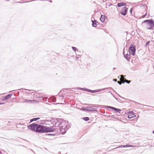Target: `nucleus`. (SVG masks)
I'll use <instances>...</instances> for the list:
<instances>
[{
    "mask_svg": "<svg viewBox=\"0 0 154 154\" xmlns=\"http://www.w3.org/2000/svg\"><path fill=\"white\" fill-rule=\"evenodd\" d=\"M51 123H53V126L58 127L59 125L60 126V130L62 134H65L66 130H67V127L66 124L68 122L65 121L64 120L59 118L56 119H52L50 120Z\"/></svg>",
    "mask_w": 154,
    "mask_h": 154,
    "instance_id": "1",
    "label": "nucleus"
},
{
    "mask_svg": "<svg viewBox=\"0 0 154 154\" xmlns=\"http://www.w3.org/2000/svg\"><path fill=\"white\" fill-rule=\"evenodd\" d=\"M142 24L146 29H153L154 27V22L152 19H148L144 20L142 23Z\"/></svg>",
    "mask_w": 154,
    "mask_h": 154,
    "instance_id": "2",
    "label": "nucleus"
},
{
    "mask_svg": "<svg viewBox=\"0 0 154 154\" xmlns=\"http://www.w3.org/2000/svg\"><path fill=\"white\" fill-rule=\"evenodd\" d=\"M45 126L38 124L35 132L38 133H45Z\"/></svg>",
    "mask_w": 154,
    "mask_h": 154,
    "instance_id": "3",
    "label": "nucleus"
},
{
    "mask_svg": "<svg viewBox=\"0 0 154 154\" xmlns=\"http://www.w3.org/2000/svg\"><path fill=\"white\" fill-rule=\"evenodd\" d=\"M136 46L133 44H131L129 48L128 51L130 54H131L133 56H134L136 52Z\"/></svg>",
    "mask_w": 154,
    "mask_h": 154,
    "instance_id": "4",
    "label": "nucleus"
},
{
    "mask_svg": "<svg viewBox=\"0 0 154 154\" xmlns=\"http://www.w3.org/2000/svg\"><path fill=\"white\" fill-rule=\"evenodd\" d=\"M37 125L38 124L33 123L29 125L28 126V128L30 130L35 131V130L36 129Z\"/></svg>",
    "mask_w": 154,
    "mask_h": 154,
    "instance_id": "5",
    "label": "nucleus"
},
{
    "mask_svg": "<svg viewBox=\"0 0 154 154\" xmlns=\"http://www.w3.org/2000/svg\"><path fill=\"white\" fill-rule=\"evenodd\" d=\"M54 126H51L50 127L45 126V133H48L49 132H53L55 130V128H54Z\"/></svg>",
    "mask_w": 154,
    "mask_h": 154,
    "instance_id": "6",
    "label": "nucleus"
},
{
    "mask_svg": "<svg viewBox=\"0 0 154 154\" xmlns=\"http://www.w3.org/2000/svg\"><path fill=\"white\" fill-rule=\"evenodd\" d=\"M128 9V8L126 7L123 8L120 11V13L123 16L127 14Z\"/></svg>",
    "mask_w": 154,
    "mask_h": 154,
    "instance_id": "7",
    "label": "nucleus"
},
{
    "mask_svg": "<svg viewBox=\"0 0 154 154\" xmlns=\"http://www.w3.org/2000/svg\"><path fill=\"white\" fill-rule=\"evenodd\" d=\"M125 48L123 49V55L124 56V57L128 61H130L131 59L130 54H128V53L125 54Z\"/></svg>",
    "mask_w": 154,
    "mask_h": 154,
    "instance_id": "8",
    "label": "nucleus"
},
{
    "mask_svg": "<svg viewBox=\"0 0 154 154\" xmlns=\"http://www.w3.org/2000/svg\"><path fill=\"white\" fill-rule=\"evenodd\" d=\"M135 146H133L131 145H123L119 146L117 147H116V148L117 149L119 148H125L127 147H134Z\"/></svg>",
    "mask_w": 154,
    "mask_h": 154,
    "instance_id": "9",
    "label": "nucleus"
},
{
    "mask_svg": "<svg viewBox=\"0 0 154 154\" xmlns=\"http://www.w3.org/2000/svg\"><path fill=\"white\" fill-rule=\"evenodd\" d=\"M94 106H90L88 107V112H94L97 111V110L96 109V108H94Z\"/></svg>",
    "mask_w": 154,
    "mask_h": 154,
    "instance_id": "10",
    "label": "nucleus"
},
{
    "mask_svg": "<svg viewBox=\"0 0 154 154\" xmlns=\"http://www.w3.org/2000/svg\"><path fill=\"white\" fill-rule=\"evenodd\" d=\"M12 95L11 94H10L4 96L2 99V100H6L9 99L10 98H11Z\"/></svg>",
    "mask_w": 154,
    "mask_h": 154,
    "instance_id": "11",
    "label": "nucleus"
},
{
    "mask_svg": "<svg viewBox=\"0 0 154 154\" xmlns=\"http://www.w3.org/2000/svg\"><path fill=\"white\" fill-rule=\"evenodd\" d=\"M91 21L92 22V26L94 27H96L97 26V20H91Z\"/></svg>",
    "mask_w": 154,
    "mask_h": 154,
    "instance_id": "12",
    "label": "nucleus"
},
{
    "mask_svg": "<svg viewBox=\"0 0 154 154\" xmlns=\"http://www.w3.org/2000/svg\"><path fill=\"white\" fill-rule=\"evenodd\" d=\"M126 5V3L124 2H121L118 3L117 4V6L118 7H121L122 6H125Z\"/></svg>",
    "mask_w": 154,
    "mask_h": 154,
    "instance_id": "13",
    "label": "nucleus"
},
{
    "mask_svg": "<svg viewBox=\"0 0 154 154\" xmlns=\"http://www.w3.org/2000/svg\"><path fill=\"white\" fill-rule=\"evenodd\" d=\"M105 16L103 15H101L100 18V20L102 22H103L105 20Z\"/></svg>",
    "mask_w": 154,
    "mask_h": 154,
    "instance_id": "14",
    "label": "nucleus"
},
{
    "mask_svg": "<svg viewBox=\"0 0 154 154\" xmlns=\"http://www.w3.org/2000/svg\"><path fill=\"white\" fill-rule=\"evenodd\" d=\"M105 108H110L111 109H113V110H114L115 112L116 111V109H117L115 107L109 106H106V107Z\"/></svg>",
    "mask_w": 154,
    "mask_h": 154,
    "instance_id": "15",
    "label": "nucleus"
},
{
    "mask_svg": "<svg viewBox=\"0 0 154 154\" xmlns=\"http://www.w3.org/2000/svg\"><path fill=\"white\" fill-rule=\"evenodd\" d=\"M131 114H132V115H130V114H129L128 116V119H131L133 117H135V115L133 114V113H131Z\"/></svg>",
    "mask_w": 154,
    "mask_h": 154,
    "instance_id": "16",
    "label": "nucleus"
},
{
    "mask_svg": "<svg viewBox=\"0 0 154 154\" xmlns=\"http://www.w3.org/2000/svg\"><path fill=\"white\" fill-rule=\"evenodd\" d=\"M40 119V118L38 117L34 118L30 120V122H32L34 121H36L39 119Z\"/></svg>",
    "mask_w": 154,
    "mask_h": 154,
    "instance_id": "17",
    "label": "nucleus"
},
{
    "mask_svg": "<svg viewBox=\"0 0 154 154\" xmlns=\"http://www.w3.org/2000/svg\"><path fill=\"white\" fill-rule=\"evenodd\" d=\"M33 101L32 100H28L27 99H24L23 100V102H26L27 103H32Z\"/></svg>",
    "mask_w": 154,
    "mask_h": 154,
    "instance_id": "18",
    "label": "nucleus"
},
{
    "mask_svg": "<svg viewBox=\"0 0 154 154\" xmlns=\"http://www.w3.org/2000/svg\"><path fill=\"white\" fill-rule=\"evenodd\" d=\"M81 110H82L83 111H87L88 112V107H86V108H85L84 107H82L81 108Z\"/></svg>",
    "mask_w": 154,
    "mask_h": 154,
    "instance_id": "19",
    "label": "nucleus"
},
{
    "mask_svg": "<svg viewBox=\"0 0 154 154\" xmlns=\"http://www.w3.org/2000/svg\"><path fill=\"white\" fill-rule=\"evenodd\" d=\"M82 119L85 121H88L89 119V118L88 117H85L83 118Z\"/></svg>",
    "mask_w": 154,
    "mask_h": 154,
    "instance_id": "20",
    "label": "nucleus"
},
{
    "mask_svg": "<svg viewBox=\"0 0 154 154\" xmlns=\"http://www.w3.org/2000/svg\"><path fill=\"white\" fill-rule=\"evenodd\" d=\"M108 88H102L101 89H99L98 90H96V91H97V92L100 91H101L106 90Z\"/></svg>",
    "mask_w": 154,
    "mask_h": 154,
    "instance_id": "21",
    "label": "nucleus"
},
{
    "mask_svg": "<svg viewBox=\"0 0 154 154\" xmlns=\"http://www.w3.org/2000/svg\"><path fill=\"white\" fill-rule=\"evenodd\" d=\"M150 42V41H148L145 45V47H147L149 45Z\"/></svg>",
    "mask_w": 154,
    "mask_h": 154,
    "instance_id": "22",
    "label": "nucleus"
},
{
    "mask_svg": "<svg viewBox=\"0 0 154 154\" xmlns=\"http://www.w3.org/2000/svg\"><path fill=\"white\" fill-rule=\"evenodd\" d=\"M72 50L75 51L76 50H78V49H77V48H76V47H72Z\"/></svg>",
    "mask_w": 154,
    "mask_h": 154,
    "instance_id": "23",
    "label": "nucleus"
},
{
    "mask_svg": "<svg viewBox=\"0 0 154 154\" xmlns=\"http://www.w3.org/2000/svg\"><path fill=\"white\" fill-rule=\"evenodd\" d=\"M121 111V110L119 109H118V108H117L116 110V112H118V113H120V112Z\"/></svg>",
    "mask_w": 154,
    "mask_h": 154,
    "instance_id": "24",
    "label": "nucleus"
},
{
    "mask_svg": "<svg viewBox=\"0 0 154 154\" xmlns=\"http://www.w3.org/2000/svg\"><path fill=\"white\" fill-rule=\"evenodd\" d=\"M112 5V4L111 3H110L109 4H106V8H107V6H108V7H110V6H111V5Z\"/></svg>",
    "mask_w": 154,
    "mask_h": 154,
    "instance_id": "25",
    "label": "nucleus"
},
{
    "mask_svg": "<svg viewBox=\"0 0 154 154\" xmlns=\"http://www.w3.org/2000/svg\"><path fill=\"white\" fill-rule=\"evenodd\" d=\"M125 82H125L126 83H127L128 84H129L130 82H131V81H129V80H126V79H125Z\"/></svg>",
    "mask_w": 154,
    "mask_h": 154,
    "instance_id": "26",
    "label": "nucleus"
},
{
    "mask_svg": "<svg viewBox=\"0 0 154 154\" xmlns=\"http://www.w3.org/2000/svg\"><path fill=\"white\" fill-rule=\"evenodd\" d=\"M117 83L119 85H121L122 83H124L125 82H121L120 81H117Z\"/></svg>",
    "mask_w": 154,
    "mask_h": 154,
    "instance_id": "27",
    "label": "nucleus"
},
{
    "mask_svg": "<svg viewBox=\"0 0 154 154\" xmlns=\"http://www.w3.org/2000/svg\"><path fill=\"white\" fill-rule=\"evenodd\" d=\"M95 92H97L96 90H91V93H95Z\"/></svg>",
    "mask_w": 154,
    "mask_h": 154,
    "instance_id": "28",
    "label": "nucleus"
},
{
    "mask_svg": "<svg viewBox=\"0 0 154 154\" xmlns=\"http://www.w3.org/2000/svg\"><path fill=\"white\" fill-rule=\"evenodd\" d=\"M91 90L89 89H87L86 90V91L91 92Z\"/></svg>",
    "mask_w": 154,
    "mask_h": 154,
    "instance_id": "29",
    "label": "nucleus"
},
{
    "mask_svg": "<svg viewBox=\"0 0 154 154\" xmlns=\"http://www.w3.org/2000/svg\"><path fill=\"white\" fill-rule=\"evenodd\" d=\"M77 88L78 89H79V90H83V88H79V87Z\"/></svg>",
    "mask_w": 154,
    "mask_h": 154,
    "instance_id": "30",
    "label": "nucleus"
},
{
    "mask_svg": "<svg viewBox=\"0 0 154 154\" xmlns=\"http://www.w3.org/2000/svg\"><path fill=\"white\" fill-rule=\"evenodd\" d=\"M55 100H56V98H55V97H54L53 98V102H55Z\"/></svg>",
    "mask_w": 154,
    "mask_h": 154,
    "instance_id": "31",
    "label": "nucleus"
},
{
    "mask_svg": "<svg viewBox=\"0 0 154 154\" xmlns=\"http://www.w3.org/2000/svg\"><path fill=\"white\" fill-rule=\"evenodd\" d=\"M109 92L110 93V94H111L112 95L113 97H114L115 98V97H115V96L113 94H112V92H111L110 91H109Z\"/></svg>",
    "mask_w": 154,
    "mask_h": 154,
    "instance_id": "32",
    "label": "nucleus"
},
{
    "mask_svg": "<svg viewBox=\"0 0 154 154\" xmlns=\"http://www.w3.org/2000/svg\"><path fill=\"white\" fill-rule=\"evenodd\" d=\"M46 135H50V136H51V135H54V134H46Z\"/></svg>",
    "mask_w": 154,
    "mask_h": 154,
    "instance_id": "33",
    "label": "nucleus"
},
{
    "mask_svg": "<svg viewBox=\"0 0 154 154\" xmlns=\"http://www.w3.org/2000/svg\"><path fill=\"white\" fill-rule=\"evenodd\" d=\"M132 10H133V8H131V9L130 11V12L131 13H132Z\"/></svg>",
    "mask_w": 154,
    "mask_h": 154,
    "instance_id": "34",
    "label": "nucleus"
},
{
    "mask_svg": "<svg viewBox=\"0 0 154 154\" xmlns=\"http://www.w3.org/2000/svg\"><path fill=\"white\" fill-rule=\"evenodd\" d=\"M146 16V14H145L143 15L142 16V18H144Z\"/></svg>",
    "mask_w": 154,
    "mask_h": 154,
    "instance_id": "35",
    "label": "nucleus"
},
{
    "mask_svg": "<svg viewBox=\"0 0 154 154\" xmlns=\"http://www.w3.org/2000/svg\"><path fill=\"white\" fill-rule=\"evenodd\" d=\"M116 93L120 97L122 98V97L120 95H119V94H118L115 91Z\"/></svg>",
    "mask_w": 154,
    "mask_h": 154,
    "instance_id": "36",
    "label": "nucleus"
},
{
    "mask_svg": "<svg viewBox=\"0 0 154 154\" xmlns=\"http://www.w3.org/2000/svg\"><path fill=\"white\" fill-rule=\"evenodd\" d=\"M138 103V104H140L141 105H142L143 106H146V105H143V104H140V103Z\"/></svg>",
    "mask_w": 154,
    "mask_h": 154,
    "instance_id": "37",
    "label": "nucleus"
},
{
    "mask_svg": "<svg viewBox=\"0 0 154 154\" xmlns=\"http://www.w3.org/2000/svg\"><path fill=\"white\" fill-rule=\"evenodd\" d=\"M113 81H114L115 82H116L117 81V80L116 79H113Z\"/></svg>",
    "mask_w": 154,
    "mask_h": 154,
    "instance_id": "38",
    "label": "nucleus"
},
{
    "mask_svg": "<svg viewBox=\"0 0 154 154\" xmlns=\"http://www.w3.org/2000/svg\"><path fill=\"white\" fill-rule=\"evenodd\" d=\"M5 104V103H0V105H3Z\"/></svg>",
    "mask_w": 154,
    "mask_h": 154,
    "instance_id": "39",
    "label": "nucleus"
},
{
    "mask_svg": "<svg viewBox=\"0 0 154 154\" xmlns=\"http://www.w3.org/2000/svg\"><path fill=\"white\" fill-rule=\"evenodd\" d=\"M87 89V88H84L83 91H86Z\"/></svg>",
    "mask_w": 154,
    "mask_h": 154,
    "instance_id": "40",
    "label": "nucleus"
},
{
    "mask_svg": "<svg viewBox=\"0 0 154 154\" xmlns=\"http://www.w3.org/2000/svg\"><path fill=\"white\" fill-rule=\"evenodd\" d=\"M120 76L121 78H123V75H121Z\"/></svg>",
    "mask_w": 154,
    "mask_h": 154,
    "instance_id": "41",
    "label": "nucleus"
},
{
    "mask_svg": "<svg viewBox=\"0 0 154 154\" xmlns=\"http://www.w3.org/2000/svg\"><path fill=\"white\" fill-rule=\"evenodd\" d=\"M115 98L116 99V100H117L118 101H119L118 100V98H116V97H115Z\"/></svg>",
    "mask_w": 154,
    "mask_h": 154,
    "instance_id": "42",
    "label": "nucleus"
},
{
    "mask_svg": "<svg viewBox=\"0 0 154 154\" xmlns=\"http://www.w3.org/2000/svg\"><path fill=\"white\" fill-rule=\"evenodd\" d=\"M49 2H52V1H50Z\"/></svg>",
    "mask_w": 154,
    "mask_h": 154,
    "instance_id": "43",
    "label": "nucleus"
},
{
    "mask_svg": "<svg viewBox=\"0 0 154 154\" xmlns=\"http://www.w3.org/2000/svg\"><path fill=\"white\" fill-rule=\"evenodd\" d=\"M116 69V68H113V70H114V69Z\"/></svg>",
    "mask_w": 154,
    "mask_h": 154,
    "instance_id": "44",
    "label": "nucleus"
},
{
    "mask_svg": "<svg viewBox=\"0 0 154 154\" xmlns=\"http://www.w3.org/2000/svg\"><path fill=\"white\" fill-rule=\"evenodd\" d=\"M31 150L33 152L35 153V152H34V151H33L32 150H31Z\"/></svg>",
    "mask_w": 154,
    "mask_h": 154,
    "instance_id": "45",
    "label": "nucleus"
},
{
    "mask_svg": "<svg viewBox=\"0 0 154 154\" xmlns=\"http://www.w3.org/2000/svg\"><path fill=\"white\" fill-rule=\"evenodd\" d=\"M0 154H2V152L0 151Z\"/></svg>",
    "mask_w": 154,
    "mask_h": 154,
    "instance_id": "46",
    "label": "nucleus"
},
{
    "mask_svg": "<svg viewBox=\"0 0 154 154\" xmlns=\"http://www.w3.org/2000/svg\"><path fill=\"white\" fill-rule=\"evenodd\" d=\"M152 133L153 134H154V131H153Z\"/></svg>",
    "mask_w": 154,
    "mask_h": 154,
    "instance_id": "47",
    "label": "nucleus"
},
{
    "mask_svg": "<svg viewBox=\"0 0 154 154\" xmlns=\"http://www.w3.org/2000/svg\"><path fill=\"white\" fill-rule=\"evenodd\" d=\"M63 97H64L63 96H62V99L63 98Z\"/></svg>",
    "mask_w": 154,
    "mask_h": 154,
    "instance_id": "48",
    "label": "nucleus"
},
{
    "mask_svg": "<svg viewBox=\"0 0 154 154\" xmlns=\"http://www.w3.org/2000/svg\"><path fill=\"white\" fill-rule=\"evenodd\" d=\"M2 94H0V95H2Z\"/></svg>",
    "mask_w": 154,
    "mask_h": 154,
    "instance_id": "49",
    "label": "nucleus"
}]
</instances>
